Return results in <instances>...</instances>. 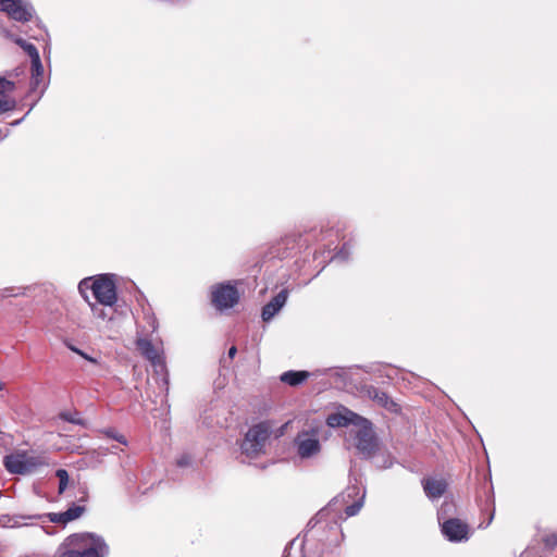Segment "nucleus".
Here are the masks:
<instances>
[{
	"label": "nucleus",
	"mask_w": 557,
	"mask_h": 557,
	"mask_svg": "<svg viewBox=\"0 0 557 557\" xmlns=\"http://www.w3.org/2000/svg\"><path fill=\"white\" fill-rule=\"evenodd\" d=\"M3 465L10 473L25 475L37 471L39 468L48 466V460L44 455L17 451L5 456Z\"/></svg>",
	"instance_id": "7ed1b4c3"
},
{
	"label": "nucleus",
	"mask_w": 557,
	"mask_h": 557,
	"mask_svg": "<svg viewBox=\"0 0 557 557\" xmlns=\"http://www.w3.org/2000/svg\"><path fill=\"white\" fill-rule=\"evenodd\" d=\"M70 349L73 350L74 352L78 354L79 356H82L83 358L91 361V362H96V360L89 356H87L85 352H83L82 350L73 347V346H70Z\"/></svg>",
	"instance_id": "bb28decb"
},
{
	"label": "nucleus",
	"mask_w": 557,
	"mask_h": 557,
	"mask_svg": "<svg viewBox=\"0 0 557 557\" xmlns=\"http://www.w3.org/2000/svg\"><path fill=\"white\" fill-rule=\"evenodd\" d=\"M16 44L29 55L30 61L40 57L37 48L33 44L27 42L22 38L16 39Z\"/></svg>",
	"instance_id": "a211bd4d"
},
{
	"label": "nucleus",
	"mask_w": 557,
	"mask_h": 557,
	"mask_svg": "<svg viewBox=\"0 0 557 557\" xmlns=\"http://www.w3.org/2000/svg\"><path fill=\"white\" fill-rule=\"evenodd\" d=\"M287 300V290L283 289L276 294L263 308H262V320L270 321L285 305Z\"/></svg>",
	"instance_id": "4468645a"
},
{
	"label": "nucleus",
	"mask_w": 557,
	"mask_h": 557,
	"mask_svg": "<svg viewBox=\"0 0 557 557\" xmlns=\"http://www.w3.org/2000/svg\"><path fill=\"white\" fill-rule=\"evenodd\" d=\"M95 298L104 306H112L116 301V288L114 282L108 276H99L91 285Z\"/></svg>",
	"instance_id": "0eeeda50"
},
{
	"label": "nucleus",
	"mask_w": 557,
	"mask_h": 557,
	"mask_svg": "<svg viewBox=\"0 0 557 557\" xmlns=\"http://www.w3.org/2000/svg\"><path fill=\"white\" fill-rule=\"evenodd\" d=\"M44 73V66L41 64L40 57L32 60V75L34 77L41 76Z\"/></svg>",
	"instance_id": "4be33fe9"
},
{
	"label": "nucleus",
	"mask_w": 557,
	"mask_h": 557,
	"mask_svg": "<svg viewBox=\"0 0 557 557\" xmlns=\"http://www.w3.org/2000/svg\"><path fill=\"white\" fill-rule=\"evenodd\" d=\"M4 385L0 382V392L3 389Z\"/></svg>",
	"instance_id": "7c9ffc66"
},
{
	"label": "nucleus",
	"mask_w": 557,
	"mask_h": 557,
	"mask_svg": "<svg viewBox=\"0 0 557 557\" xmlns=\"http://www.w3.org/2000/svg\"><path fill=\"white\" fill-rule=\"evenodd\" d=\"M283 245L286 247V249L293 250L298 246V237L294 235L286 236L278 243V246Z\"/></svg>",
	"instance_id": "412c9836"
},
{
	"label": "nucleus",
	"mask_w": 557,
	"mask_h": 557,
	"mask_svg": "<svg viewBox=\"0 0 557 557\" xmlns=\"http://www.w3.org/2000/svg\"><path fill=\"white\" fill-rule=\"evenodd\" d=\"M277 250H281V248H278ZM278 256L282 257V258H285V257L290 256V252H287V251L281 252V251H278Z\"/></svg>",
	"instance_id": "c85d7f7f"
},
{
	"label": "nucleus",
	"mask_w": 557,
	"mask_h": 557,
	"mask_svg": "<svg viewBox=\"0 0 557 557\" xmlns=\"http://www.w3.org/2000/svg\"><path fill=\"white\" fill-rule=\"evenodd\" d=\"M78 413L75 412V413H71V412H61L60 413V418L64 421H67V422H71V423H74V424H78V425H83L84 422L82 419L77 418Z\"/></svg>",
	"instance_id": "5701e85b"
},
{
	"label": "nucleus",
	"mask_w": 557,
	"mask_h": 557,
	"mask_svg": "<svg viewBox=\"0 0 557 557\" xmlns=\"http://www.w3.org/2000/svg\"><path fill=\"white\" fill-rule=\"evenodd\" d=\"M136 347L153 367L164 366V360L159 348L156 347L151 341L147 338H138L136 341Z\"/></svg>",
	"instance_id": "ddd939ff"
},
{
	"label": "nucleus",
	"mask_w": 557,
	"mask_h": 557,
	"mask_svg": "<svg viewBox=\"0 0 557 557\" xmlns=\"http://www.w3.org/2000/svg\"><path fill=\"white\" fill-rule=\"evenodd\" d=\"M236 352H237V348H236V346H232V347L228 349V354H227V355H228V357H230L231 359H233V358L235 357Z\"/></svg>",
	"instance_id": "cd10ccee"
},
{
	"label": "nucleus",
	"mask_w": 557,
	"mask_h": 557,
	"mask_svg": "<svg viewBox=\"0 0 557 557\" xmlns=\"http://www.w3.org/2000/svg\"><path fill=\"white\" fill-rule=\"evenodd\" d=\"M356 434V447L364 457H372L379 447L377 438L372 430V424L362 423Z\"/></svg>",
	"instance_id": "39448f33"
},
{
	"label": "nucleus",
	"mask_w": 557,
	"mask_h": 557,
	"mask_svg": "<svg viewBox=\"0 0 557 557\" xmlns=\"http://www.w3.org/2000/svg\"><path fill=\"white\" fill-rule=\"evenodd\" d=\"M443 534L451 542H460L468 539L469 527L458 518H450L442 524Z\"/></svg>",
	"instance_id": "9d476101"
},
{
	"label": "nucleus",
	"mask_w": 557,
	"mask_h": 557,
	"mask_svg": "<svg viewBox=\"0 0 557 557\" xmlns=\"http://www.w3.org/2000/svg\"><path fill=\"white\" fill-rule=\"evenodd\" d=\"M286 425H287V423H286V424H284L283 426H281L280 432H278V434L276 435L277 437L284 434V429H285V426H286Z\"/></svg>",
	"instance_id": "c756f323"
},
{
	"label": "nucleus",
	"mask_w": 557,
	"mask_h": 557,
	"mask_svg": "<svg viewBox=\"0 0 557 557\" xmlns=\"http://www.w3.org/2000/svg\"><path fill=\"white\" fill-rule=\"evenodd\" d=\"M108 546L102 537L92 533L67 536L59 549V557H104Z\"/></svg>",
	"instance_id": "f257e3e1"
},
{
	"label": "nucleus",
	"mask_w": 557,
	"mask_h": 557,
	"mask_svg": "<svg viewBox=\"0 0 557 557\" xmlns=\"http://www.w3.org/2000/svg\"><path fill=\"white\" fill-rule=\"evenodd\" d=\"M0 11L17 22H29L33 18V7L25 0H0Z\"/></svg>",
	"instance_id": "423d86ee"
},
{
	"label": "nucleus",
	"mask_w": 557,
	"mask_h": 557,
	"mask_svg": "<svg viewBox=\"0 0 557 557\" xmlns=\"http://www.w3.org/2000/svg\"><path fill=\"white\" fill-rule=\"evenodd\" d=\"M211 304L219 310L224 311L235 307L240 298V294L231 282L219 283L211 287Z\"/></svg>",
	"instance_id": "20e7f679"
},
{
	"label": "nucleus",
	"mask_w": 557,
	"mask_h": 557,
	"mask_svg": "<svg viewBox=\"0 0 557 557\" xmlns=\"http://www.w3.org/2000/svg\"><path fill=\"white\" fill-rule=\"evenodd\" d=\"M307 371H287L281 375V381L290 386H297L309 377Z\"/></svg>",
	"instance_id": "f3484780"
},
{
	"label": "nucleus",
	"mask_w": 557,
	"mask_h": 557,
	"mask_svg": "<svg viewBox=\"0 0 557 557\" xmlns=\"http://www.w3.org/2000/svg\"><path fill=\"white\" fill-rule=\"evenodd\" d=\"M361 508V504L354 503L345 508L346 517H352L358 513Z\"/></svg>",
	"instance_id": "a878e982"
},
{
	"label": "nucleus",
	"mask_w": 557,
	"mask_h": 557,
	"mask_svg": "<svg viewBox=\"0 0 557 557\" xmlns=\"http://www.w3.org/2000/svg\"><path fill=\"white\" fill-rule=\"evenodd\" d=\"M295 443L301 458H309L320 451V442L315 434L301 432L297 435Z\"/></svg>",
	"instance_id": "f8f14e48"
},
{
	"label": "nucleus",
	"mask_w": 557,
	"mask_h": 557,
	"mask_svg": "<svg viewBox=\"0 0 557 557\" xmlns=\"http://www.w3.org/2000/svg\"><path fill=\"white\" fill-rule=\"evenodd\" d=\"M362 423H369V420L343 406L337 412L331 413L326 418V424L330 428L348 426L350 424L358 426Z\"/></svg>",
	"instance_id": "6e6552de"
},
{
	"label": "nucleus",
	"mask_w": 557,
	"mask_h": 557,
	"mask_svg": "<svg viewBox=\"0 0 557 557\" xmlns=\"http://www.w3.org/2000/svg\"><path fill=\"white\" fill-rule=\"evenodd\" d=\"M191 465V457L188 454H183L176 459V466L180 468H185Z\"/></svg>",
	"instance_id": "393cba45"
},
{
	"label": "nucleus",
	"mask_w": 557,
	"mask_h": 557,
	"mask_svg": "<svg viewBox=\"0 0 557 557\" xmlns=\"http://www.w3.org/2000/svg\"><path fill=\"white\" fill-rule=\"evenodd\" d=\"M15 88L13 81L0 75V115L15 109L16 101L13 97Z\"/></svg>",
	"instance_id": "9b49d317"
},
{
	"label": "nucleus",
	"mask_w": 557,
	"mask_h": 557,
	"mask_svg": "<svg viewBox=\"0 0 557 557\" xmlns=\"http://www.w3.org/2000/svg\"><path fill=\"white\" fill-rule=\"evenodd\" d=\"M424 493L429 498H440L447 490V482L444 479L426 478L422 480Z\"/></svg>",
	"instance_id": "2eb2a0df"
},
{
	"label": "nucleus",
	"mask_w": 557,
	"mask_h": 557,
	"mask_svg": "<svg viewBox=\"0 0 557 557\" xmlns=\"http://www.w3.org/2000/svg\"><path fill=\"white\" fill-rule=\"evenodd\" d=\"M273 426L272 421L265 420L249 428L240 445L242 453L249 458L264 453L265 443L273 432Z\"/></svg>",
	"instance_id": "f03ea898"
},
{
	"label": "nucleus",
	"mask_w": 557,
	"mask_h": 557,
	"mask_svg": "<svg viewBox=\"0 0 557 557\" xmlns=\"http://www.w3.org/2000/svg\"><path fill=\"white\" fill-rule=\"evenodd\" d=\"M85 511L84 506L74 505L63 512H51L48 518L53 523L66 524L77 518H79Z\"/></svg>",
	"instance_id": "dca6fc26"
},
{
	"label": "nucleus",
	"mask_w": 557,
	"mask_h": 557,
	"mask_svg": "<svg viewBox=\"0 0 557 557\" xmlns=\"http://www.w3.org/2000/svg\"><path fill=\"white\" fill-rule=\"evenodd\" d=\"M364 395L373 400L377 406L387 410L391 413L399 414L401 407L397 404L387 393L381 391L373 385H366L363 387Z\"/></svg>",
	"instance_id": "1a4fd4ad"
},
{
	"label": "nucleus",
	"mask_w": 557,
	"mask_h": 557,
	"mask_svg": "<svg viewBox=\"0 0 557 557\" xmlns=\"http://www.w3.org/2000/svg\"><path fill=\"white\" fill-rule=\"evenodd\" d=\"M100 433L109 438L115 440L123 445H127V441L124 435L119 434L114 429L101 430Z\"/></svg>",
	"instance_id": "aec40b11"
},
{
	"label": "nucleus",
	"mask_w": 557,
	"mask_h": 557,
	"mask_svg": "<svg viewBox=\"0 0 557 557\" xmlns=\"http://www.w3.org/2000/svg\"><path fill=\"white\" fill-rule=\"evenodd\" d=\"M544 546L548 549H554L557 545V533H550L542 539Z\"/></svg>",
	"instance_id": "b1692460"
},
{
	"label": "nucleus",
	"mask_w": 557,
	"mask_h": 557,
	"mask_svg": "<svg viewBox=\"0 0 557 557\" xmlns=\"http://www.w3.org/2000/svg\"><path fill=\"white\" fill-rule=\"evenodd\" d=\"M55 475L59 479L58 492H59V494H62L69 484V473L65 469H59V470H57Z\"/></svg>",
	"instance_id": "6ab92c4d"
}]
</instances>
